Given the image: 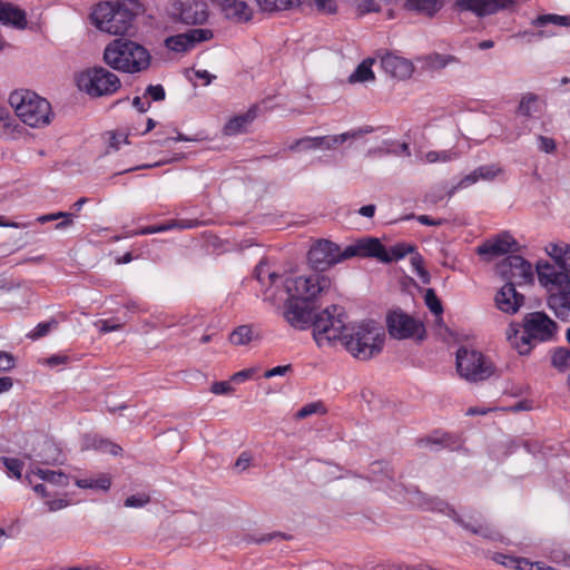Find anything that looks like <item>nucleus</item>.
<instances>
[{"label":"nucleus","mask_w":570,"mask_h":570,"mask_svg":"<svg viewBox=\"0 0 570 570\" xmlns=\"http://www.w3.org/2000/svg\"><path fill=\"white\" fill-rule=\"evenodd\" d=\"M385 332L374 321L347 324L340 343L355 358L367 361L379 355L384 346Z\"/></svg>","instance_id":"nucleus-2"},{"label":"nucleus","mask_w":570,"mask_h":570,"mask_svg":"<svg viewBox=\"0 0 570 570\" xmlns=\"http://www.w3.org/2000/svg\"><path fill=\"white\" fill-rule=\"evenodd\" d=\"M210 391L214 393V394H227L229 392L233 391L232 386H230V383L227 382V381H220V382H215L213 385H212V389Z\"/></svg>","instance_id":"nucleus-58"},{"label":"nucleus","mask_w":570,"mask_h":570,"mask_svg":"<svg viewBox=\"0 0 570 570\" xmlns=\"http://www.w3.org/2000/svg\"><path fill=\"white\" fill-rule=\"evenodd\" d=\"M548 306L556 317L562 322H570V284L551 293L548 297Z\"/></svg>","instance_id":"nucleus-24"},{"label":"nucleus","mask_w":570,"mask_h":570,"mask_svg":"<svg viewBox=\"0 0 570 570\" xmlns=\"http://www.w3.org/2000/svg\"><path fill=\"white\" fill-rule=\"evenodd\" d=\"M386 326L391 337L396 340L416 338L421 341L425 335L423 322L401 308L387 313Z\"/></svg>","instance_id":"nucleus-10"},{"label":"nucleus","mask_w":570,"mask_h":570,"mask_svg":"<svg viewBox=\"0 0 570 570\" xmlns=\"http://www.w3.org/2000/svg\"><path fill=\"white\" fill-rule=\"evenodd\" d=\"M518 558L519 557H514V556L497 552V553L493 554L492 560L495 563L501 564V566H503L505 568L515 569V564H517Z\"/></svg>","instance_id":"nucleus-49"},{"label":"nucleus","mask_w":570,"mask_h":570,"mask_svg":"<svg viewBox=\"0 0 570 570\" xmlns=\"http://www.w3.org/2000/svg\"><path fill=\"white\" fill-rule=\"evenodd\" d=\"M318 11L323 13H334L336 6L334 0H314Z\"/></svg>","instance_id":"nucleus-54"},{"label":"nucleus","mask_w":570,"mask_h":570,"mask_svg":"<svg viewBox=\"0 0 570 570\" xmlns=\"http://www.w3.org/2000/svg\"><path fill=\"white\" fill-rule=\"evenodd\" d=\"M538 140L540 150L547 154H552L557 148L556 141L550 137L539 136Z\"/></svg>","instance_id":"nucleus-52"},{"label":"nucleus","mask_w":570,"mask_h":570,"mask_svg":"<svg viewBox=\"0 0 570 570\" xmlns=\"http://www.w3.org/2000/svg\"><path fill=\"white\" fill-rule=\"evenodd\" d=\"M256 370L255 368H245V370H242L237 373H235L233 376H232V381L233 382H236V383H243L249 379L253 377V375L255 374Z\"/></svg>","instance_id":"nucleus-56"},{"label":"nucleus","mask_w":570,"mask_h":570,"mask_svg":"<svg viewBox=\"0 0 570 570\" xmlns=\"http://www.w3.org/2000/svg\"><path fill=\"white\" fill-rule=\"evenodd\" d=\"M257 117V106L250 107L246 112L230 118L224 126V134L235 136L245 131Z\"/></svg>","instance_id":"nucleus-28"},{"label":"nucleus","mask_w":570,"mask_h":570,"mask_svg":"<svg viewBox=\"0 0 570 570\" xmlns=\"http://www.w3.org/2000/svg\"><path fill=\"white\" fill-rule=\"evenodd\" d=\"M343 256L346 259L358 256V257H374L383 263H390V258L386 256V248L375 237H363L357 239L354 244L346 246L343 249Z\"/></svg>","instance_id":"nucleus-15"},{"label":"nucleus","mask_w":570,"mask_h":570,"mask_svg":"<svg viewBox=\"0 0 570 570\" xmlns=\"http://www.w3.org/2000/svg\"><path fill=\"white\" fill-rule=\"evenodd\" d=\"M98 324H99V331L101 333H110V332L118 331L121 328L120 324H111L110 321H108V320L99 321Z\"/></svg>","instance_id":"nucleus-64"},{"label":"nucleus","mask_w":570,"mask_h":570,"mask_svg":"<svg viewBox=\"0 0 570 570\" xmlns=\"http://www.w3.org/2000/svg\"><path fill=\"white\" fill-rule=\"evenodd\" d=\"M548 254L554 259L557 265L563 271L570 269V245L550 244L547 248Z\"/></svg>","instance_id":"nucleus-30"},{"label":"nucleus","mask_w":570,"mask_h":570,"mask_svg":"<svg viewBox=\"0 0 570 570\" xmlns=\"http://www.w3.org/2000/svg\"><path fill=\"white\" fill-rule=\"evenodd\" d=\"M253 340V330L248 325L236 327L229 335V341L234 345H246Z\"/></svg>","instance_id":"nucleus-38"},{"label":"nucleus","mask_w":570,"mask_h":570,"mask_svg":"<svg viewBox=\"0 0 570 570\" xmlns=\"http://www.w3.org/2000/svg\"><path fill=\"white\" fill-rule=\"evenodd\" d=\"M426 66L431 69H442L452 62H456V57L452 55L431 53L425 58Z\"/></svg>","instance_id":"nucleus-40"},{"label":"nucleus","mask_w":570,"mask_h":570,"mask_svg":"<svg viewBox=\"0 0 570 570\" xmlns=\"http://www.w3.org/2000/svg\"><path fill=\"white\" fill-rule=\"evenodd\" d=\"M414 247L412 245L405 243H399L386 249V256L390 258V263L393 261H399L409 253H412Z\"/></svg>","instance_id":"nucleus-42"},{"label":"nucleus","mask_w":570,"mask_h":570,"mask_svg":"<svg viewBox=\"0 0 570 570\" xmlns=\"http://www.w3.org/2000/svg\"><path fill=\"white\" fill-rule=\"evenodd\" d=\"M9 102L19 119L29 127H42L50 122V104L33 91L16 90L11 92Z\"/></svg>","instance_id":"nucleus-5"},{"label":"nucleus","mask_w":570,"mask_h":570,"mask_svg":"<svg viewBox=\"0 0 570 570\" xmlns=\"http://www.w3.org/2000/svg\"><path fill=\"white\" fill-rule=\"evenodd\" d=\"M456 370L461 377L480 382L494 374V364L481 352L460 347L456 352Z\"/></svg>","instance_id":"nucleus-8"},{"label":"nucleus","mask_w":570,"mask_h":570,"mask_svg":"<svg viewBox=\"0 0 570 570\" xmlns=\"http://www.w3.org/2000/svg\"><path fill=\"white\" fill-rule=\"evenodd\" d=\"M444 6V0H406L405 7L417 14L433 18Z\"/></svg>","instance_id":"nucleus-29"},{"label":"nucleus","mask_w":570,"mask_h":570,"mask_svg":"<svg viewBox=\"0 0 570 570\" xmlns=\"http://www.w3.org/2000/svg\"><path fill=\"white\" fill-rule=\"evenodd\" d=\"M104 61L114 70L139 73L146 71L151 63L149 51L140 43L118 38L109 42L104 50Z\"/></svg>","instance_id":"nucleus-4"},{"label":"nucleus","mask_w":570,"mask_h":570,"mask_svg":"<svg viewBox=\"0 0 570 570\" xmlns=\"http://www.w3.org/2000/svg\"><path fill=\"white\" fill-rule=\"evenodd\" d=\"M347 315L342 306L331 305L314 315L313 337L320 347L340 343L347 326Z\"/></svg>","instance_id":"nucleus-6"},{"label":"nucleus","mask_w":570,"mask_h":570,"mask_svg":"<svg viewBox=\"0 0 570 570\" xmlns=\"http://www.w3.org/2000/svg\"><path fill=\"white\" fill-rule=\"evenodd\" d=\"M424 302L428 308L436 316V322H442L443 306L433 288H428L424 295Z\"/></svg>","instance_id":"nucleus-37"},{"label":"nucleus","mask_w":570,"mask_h":570,"mask_svg":"<svg viewBox=\"0 0 570 570\" xmlns=\"http://www.w3.org/2000/svg\"><path fill=\"white\" fill-rule=\"evenodd\" d=\"M146 95L154 101H161L166 97L165 89L161 85H149L146 89Z\"/></svg>","instance_id":"nucleus-51"},{"label":"nucleus","mask_w":570,"mask_h":570,"mask_svg":"<svg viewBox=\"0 0 570 570\" xmlns=\"http://www.w3.org/2000/svg\"><path fill=\"white\" fill-rule=\"evenodd\" d=\"M77 86L91 97L111 96L117 92L121 82L119 77L104 67H95L81 72Z\"/></svg>","instance_id":"nucleus-7"},{"label":"nucleus","mask_w":570,"mask_h":570,"mask_svg":"<svg viewBox=\"0 0 570 570\" xmlns=\"http://www.w3.org/2000/svg\"><path fill=\"white\" fill-rule=\"evenodd\" d=\"M0 23L22 30L28 23L27 14L13 3L0 1Z\"/></svg>","instance_id":"nucleus-26"},{"label":"nucleus","mask_w":570,"mask_h":570,"mask_svg":"<svg viewBox=\"0 0 570 570\" xmlns=\"http://www.w3.org/2000/svg\"><path fill=\"white\" fill-rule=\"evenodd\" d=\"M256 2L261 10L267 12L288 10L299 4V0H256Z\"/></svg>","instance_id":"nucleus-34"},{"label":"nucleus","mask_w":570,"mask_h":570,"mask_svg":"<svg viewBox=\"0 0 570 570\" xmlns=\"http://www.w3.org/2000/svg\"><path fill=\"white\" fill-rule=\"evenodd\" d=\"M517 245V240L509 233L504 232L478 246L476 253L480 256L493 258L511 252Z\"/></svg>","instance_id":"nucleus-23"},{"label":"nucleus","mask_w":570,"mask_h":570,"mask_svg":"<svg viewBox=\"0 0 570 570\" xmlns=\"http://www.w3.org/2000/svg\"><path fill=\"white\" fill-rule=\"evenodd\" d=\"M537 273L539 282L543 286H551L549 291H552V287H556L557 291H559L563 286H568V284H570L568 272L563 271L559 265L554 266L550 263H538Z\"/></svg>","instance_id":"nucleus-21"},{"label":"nucleus","mask_w":570,"mask_h":570,"mask_svg":"<svg viewBox=\"0 0 570 570\" xmlns=\"http://www.w3.org/2000/svg\"><path fill=\"white\" fill-rule=\"evenodd\" d=\"M373 131V128L371 126H365L361 128H356L340 135H332L331 140L333 148L335 149L337 146L343 145L348 139H356L362 137L365 134H370Z\"/></svg>","instance_id":"nucleus-35"},{"label":"nucleus","mask_w":570,"mask_h":570,"mask_svg":"<svg viewBox=\"0 0 570 570\" xmlns=\"http://www.w3.org/2000/svg\"><path fill=\"white\" fill-rule=\"evenodd\" d=\"M372 62H373V60H371V59L362 61L356 67L354 72H352L350 75L348 81L351 83H355V82H366V81L374 80V78H375L374 72L372 71V68H371Z\"/></svg>","instance_id":"nucleus-33"},{"label":"nucleus","mask_w":570,"mask_h":570,"mask_svg":"<svg viewBox=\"0 0 570 570\" xmlns=\"http://www.w3.org/2000/svg\"><path fill=\"white\" fill-rule=\"evenodd\" d=\"M515 284L505 283L495 294V306L503 313L515 314L524 304V296L517 292Z\"/></svg>","instance_id":"nucleus-22"},{"label":"nucleus","mask_w":570,"mask_h":570,"mask_svg":"<svg viewBox=\"0 0 570 570\" xmlns=\"http://www.w3.org/2000/svg\"><path fill=\"white\" fill-rule=\"evenodd\" d=\"M220 7L226 18L236 22H247L253 17V10L244 0H220Z\"/></svg>","instance_id":"nucleus-27"},{"label":"nucleus","mask_w":570,"mask_h":570,"mask_svg":"<svg viewBox=\"0 0 570 570\" xmlns=\"http://www.w3.org/2000/svg\"><path fill=\"white\" fill-rule=\"evenodd\" d=\"M288 148L292 151L317 149V139L316 137H303L295 140Z\"/></svg>","instance_id":"nucleus-45"},{"label":"nucleus","mask_w":570,"mask_h":570,"mask_svg":"<svg viewBox=\"0 0 570 570\" xmlns=\"http://www.w3.org/2000/svg\"><path fill=\"white\" fill-rule=\"evenodd\" d=\"M307 259L313 269L322 272L345 261L346 257L343 256V249L337 244L321 239L309 248Z\"/></svg>","instance_id":"nucleus-12"},{"label":"nucleus","mask_w":570,"mask_h":570,"mask_svg":"<svg viewBox=\"0 0 570 570\" xmlns=\"http://www.w3.org/2000/svg\"><path fill=\"white\" fill-rule=\"evenodd\" d=\"M558 328L544 312H531L523 316L522 324H510L507 337L520 355H527L534 344L552 341Z\"/></svg>","instance_id":"nucleus-1"},{"label":"nucleus","mask_w":570,"mask_h":570,"mask_svg":"<svg viewBox=\"0 0 570 570\" xmlns=\"http://www.w3.org/2000/svg\"><path fill=\"white\" fill-rule=\"evenodd\" d=\"M53 326H57L56 321L39 323L28 336L32 340L40 338L47 335Z\"/></svg>","instance_id":"nucleus-48"},{"label":"nucleus","mask_w":570,"mask_h":570,"mask_svg":"<svg viewBox=\"0 0 570 570\" xmlns=\"http://www.w3.org/2000/svg\"><path fill=\"white\" fill-rule=\"evenodd\" d=\"M3 464L16 479H20L22 475L23 462L14 458L3 459Z\"/></svg>","instance_id":"nucleus-46"},{"label":"nucleus","mask_w":570,"mask_h":570,"mask_svg":"<svg viewBox=\"0 0 570 570\" xmlns=\"http://www.w3.org/2000/svg\"><path fill=\"white\" fill-rule=\"evenodd\" d=\"M32 475L39 476L41 480L58 487H66L69 483V476L61 471L37 469L32 471Z\"/></svg>","instance_id":"nucleus-31"},{"label":"nucleus","mask_w":570,"mask_h":570,"mask_svg":"<svg viewBox=\"0 0 570 570\" xmlns=\"http://www.w3.org/2000/svg\"><path fill=\"white\" fill-rule=\"evenodd\" d=\"M309 302L301 301L288 296L285 304L284 317L285 320L297 330H307L312 327V322L316 313L313 312V306Z\"/></svg>","instance_id":"nucleus-14"},{"label":"nucleus","mask_w":570,"mask_h":570,"mask_svg":"<svg viewBox=\"0 0 570 570\" xmlns=\"http://www.w3.org/2000/svg\"><path fill=\"white\" fill-rule=\"evenodd\" d=\"M168 12L174 20L186 24H203L208 19V6L203 0H176Z\"/></svg>","instance_id":"nucleus-13"},{"label":"nucleus","mask_w":570,"mask_h":570,"mask_svg":"<svg viewBox=\"0 0 570 570\" xmlns=\"http://www.w3.org/2000/svg\"><path fill=\"white\" fill-rule=\"evenodd\" d=\"M455 4L460 10L487 17L508 9L513 4V0H456Z\"/></svg>","instance_id":"nucleus-19"},{"label":"nucleus","mask_w":570,"mask_h":570,"mask_svg":"<svg viewBox=\"0 0 570 570\" xmlns=\"http://www.w3.org/2000/svg\"><path fill=\"white\" fill-rule=\"evenodd\" d=\"M412 265L415 267L417 275L422 281L424 283L429 282V273L422 266V257L419 254L412 257Z\"/></svg>","instance_id":"nucleus-55"},{"label":"nucleus","mask_w":570,"mask_h":570,"mask_svg":"<svg viewBox=\"0 0 570 570\" xmlns=\"http://www.w3.org/2000/svg\"><path fill=\"white\" fill-rule=\"evenodd\" d=\"M381 66L392 77L405 79L413 72V65L409 60L386 53L381 59Z\"/></svg>","instance_id":"nucleus-25"},{"label":"nucleus","mask_w":570,"mask_h":570,"mask_svg":"<svg viewBox=\"0 0 570 570\" xmlns=\"http://www.w3.org/2000/svg\"><path fill=\"white\" fill-rule=\"evenodd\" d=\"M553 367L559 371H566L570 367V347H558L554 350L551 358Z\"/></svg>","instance_id":"nucleus-41"},{"label":"nucleus","mask_w":570,"mask_h":570,"mask_svg":"<svg viewBox=\"0 0 570 570\" xmlns=\"http://www.w3.org/2000/svg\"><path fill=\"white\" fill-rule=\"evenodd\" d=\"M150 501V497L146 493H138L128 497L125 500V507L127 508H141Z\"/></svg>","instance_id":"nucleus-47"},{"label":"nucleus","mask_w":570,"mask_h":570,"mask_svg":"<svg viewBox=\"0 0 570 570\" xmlns=\"http://www.w3.org/2000/svg\"><path fill=\"white\" fill-rule=\"evenodd\" d=\"M61 217H72V214L65 213V212H58V213H55V214H47V215L39 216L37 218V220L39 223H41V224H45V223H48V222H52V220L59 219Z\"/></svg>","instance_id":"nucleus-60"},{"label":"nucleus","mask_w":570,"mask_h":570,"mask_svg":"<svg viewBox=\"0 0 570 570\" xmlns=\"http://www.w3.org/2000/svg\"><path fill=\"white\" fill-rule=\"evenodd\" d=\"M518 111L524 117H531L538 111V96L534 94H525L520 100Z\"/></svg>","instance_id":"nucleus-39"},{"label":"nucleus","mask_w":570,"mask_h":570,"mask_svg":"<svg viewBox=\"0 0 570 570\" xmlns=\"http://www.w3.org/2000/svg\"><path fill=\"white\" fill-rule=\"evenodd\" d=\"M367 479L375 483H381V490L387 492L390 495L400 493V484L395 482V474L393 469L387 462L376 461L370 466Z\"/></svg>","instance_id":"nucleus-20"},{"label":"nucleus","mask_w":570,"mask_h":570,"mask_svg":"<svg viewBox=\"0 0 570 570\" xmlns=\"http://www.w3.org/2000/svg\"><path fill=\"white\" fill-rule=\"evenodd\" d=\"M284 286L288 296L313 304L320 294L328 291L331 279L314 273L308 276L287 277Z\"/></svg>","instance_id":"nucleus-9"},{"label":"nucleus","mask_w":570,"mask_h":570,"mask_svg":"<svg viewBox=\"0 0 570 570\" xmlns=\"http://www.w3.org/2000/svg\"><path fill=\"white\" fill-rule=\"evenodd\" d=\"M416 219L419 223L426 226H441L445 222L444 219H434L428 215H420Z\"/></svg>","instance_id":"nucleus-62"},{"label":"nucleus","mask_w":570,"mask_h":570,"mask_svg":"<svg viewBox=\"0 0 570 570\" xmlns=\"http://www.w3.org/2000/svg\"><path fill=\"white\" fill-rule=\"evenodd\" d=\"M213 38L210 29H190L185 33L168 37L165 40L166 47L175 52H185L193 49L197 43Z\"/></svg>","instance_id":"nucleus-17"},{"label":"nucleus","mask_w":570,"mask_h":570,"mask_svg":"<svg viewBox=\"0 0 570 570\" xmlns=\"http://www.w3.org/2000/svg\"><path fill=\"white\" fill-rule=\"evenodd\" d=\"M549 23L557 24V26H563L569 27L570 26V17L569 16H559V14H541L538 16L533 21L532 24L535 27H544Z\"/></svg>","instance_id":"nucleus-36"},{"label":"nucleus","mask_w":570,"mask_h":570,"mask_svg":"<svg viewBox=\"0 0 570 570\" xmlns=\"http://www.w3.org/2000/svg\"><path fill=\"white\" fill-rule=\"evenodd\" d=\"M142 12L138 0H121L98 3L92 13V23L101 31L110 35H126L134 29L137 17Z\"/></svg>","instance_id":"nucleus-3"},{"label":"nucleus","mask_w":570,"mask_h":570,"mask_svg":"<svg viewBox=\"0 0 570 570\" xmlns=\"http://www.w3.org/2000/svg\"><path fill=\"white\" fill-rule=\"evenodd\" d=\"M68 360L69 357L66 355H52L46 360V364L51 367H55L58 365L67 364Z\"/></svg>","instance_id":"nucleus-63"},{"label":"nucleus","mask_w":570,"mask_h":570,"mask_svg":"<svg viewBox=\"0 0 570 570\" xmlns=\"http://www.w3.org/2000/svg\"><path fill=\"white\" fill-rule=\"evenodd\" d=\"M325 412H326V410L322 402H312V403H308V404L304 405L303 407H301L296 412L295 417L298 420H302V419H305L313 414L325 413Z\"/></svg>","instance_id":"nucleus-44"},{"label":"nucleus","mask_w":570,"mask_h":570,"mask_svg":"<svg viewBox=\"0 0 570 570\" xmlns=\"http://www.w3.org/2000/svg\"><path fill=\"white\" fill-rule=\"evenodd\" d=\"M292 370V366L288 364V365H279V366H275L271 370H267L265 373H264V377L265 379H271V377H274V376H278V375H285L286 373H288L289 371Z\"/></svg>","instance_id":"nucleus-57"},{"label":"nucleus","mask_w":570,"mask_h":570,"mask_svg":"<svg viewBox=\"0 0 570 570\" xmlns=\"http://www.w3.org/2000/svg\"><path fill=\"white\" fill-rule=\"evenodd\" d=\"M11 117L9 110L0 106V130L3 135H8L11 131Z\"/></svg>","instance_id":"nucleus-50"},{"label":"nucleus","mask_w":570,"mask_h":570,"mask_svg":"<svg viewBox=\"0 0 570 570\" xmlns=\"http://www.w3.org/2000/svg\"><path fill=\"white\" fill-rule=\"evenodd\" d=\"M498 274L515 286L533 282L532 265L519 255H510L502 259L497 266Z\"/></svg>","instance_id":"nucleus-11"},{"label":"nucleus","mask_w":570,"mask_h":570,"mask_svg":"<svg viewBox=\"0 0 570 570\" xmlns=\"http://www.w3.org/2000/svg\"><path fill=\"white\" fill-rule=\"evenodd\" d=\"M451 518L465 530L491 541H504L502 533L492 524L488 523L480 513L471 515L465 521L454 509H451Z\"/></svg>","instance_id":"nucleus-16"},{"label":"nucleus","mask_w":570,"mask_h":570,"mask_svg":"<svg viewBox=\"0 0 570 570\" xmlns=\"http://www.w3.org/2000/svg\"><path fill=\"white\" fill-rule=\"evenodd\" d=\"M277 538L283 539V540H291L292 535L283 533V532H272V533H268L266 535L261 537L259 539H256L255 542H257V543H266V542H269V541H272L274 539H277Z\"/></svg>","instance_id":"nucleus-59"},{"label":"nucleus","mask_w":570,"mask_h":570,"mask_svg":"<svg viewBox=\"0 0 570 570\" xmlns=\"http://www.w3.org/2000/svg\"><path fill=\"white\" fill-rule=\"evenodd\" d=\"M456 157H458V154L452 150H441V151L431 150L425 154L424 159L429 164H434L438 161L448 163V161L455 159Z\"/></svg>","instance_id":"nucleus-43"},{"label":"nucleus","mask_w":570,"mask_h":570,"mask_svg":"<svg viewBox=\"0 0 570 570\" xmlns=\"http://www.w3.org/2000/svg\"><path fill=\"white\" fill-rule=\"evenodd\" d=\"M250 461H252V455L247 452H243L238 456L237 461L235 462V466L239 470H245L249 466Z\"/></svg>","instance_id":"nucleus-61"},{"label":"nucleus","mask_w":570,"mask_h":570,"mask_svg":"<svg viewBox=\"0 0 570 570\" xmlns=\"http://www.w3.org/2000/svg\"><path fill=\"white\" fill-rule=\"evenodd\" d=\"M504 174V168L500 164L482 165L470 174L465 175L455 186H453L448 195L451 197L458 189L466 188L479 180L493 181Z\"/></svg>","instance_id":"nucleus-18"},{"label":"nucleus","mask_w":570,"mask_h":570,"mask_svg":"<svg viewBox=\"0 0 570 570\" xmlns=\"http://www.w3.org/2000/svg\"><path fill=\"white\" fill-rule=\"evenodd\" d=\"M76 485L81 489L108 491L111 485V480L107 474H100L97 478L77 479Z\"/></svg>","instance_id":"nucleus-32"},{"label":"nucleus","mask_w":570,"mask_h":570,"mask_svg":"<svg viewBox=\"0 0 570 570\" xmlns=\"http://www.w3.org/2000/svg\"><path fill=\"white\" fill-rule=\"evenodd\" d=\"M14 366V358L10 353L0 351V372H8Z\"/></svg>","instance_id":"nucleus-53"}]
</instances>
